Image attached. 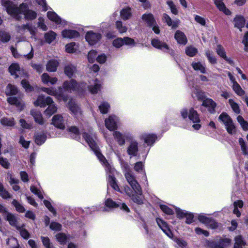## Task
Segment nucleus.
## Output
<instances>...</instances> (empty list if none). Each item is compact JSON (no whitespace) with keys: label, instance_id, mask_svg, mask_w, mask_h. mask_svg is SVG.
I'll list each match as a JSON object with an SVG mask.
<instances>
[{"label":"nucleus","instance_id":"1","mask_svg":"<svg viewBox=\"0 0 248 248\" xmlns=\"http://www.w3.org/2000/svg\"><path fill=\"white\" fill-rule=\"evenodd\" d=\"M82 136L90 148L94 152L100 161L105 166V170L107 174L108 175V183L114 190L120 191L114 177L115 174L116 173V170L107 162L105 157L99 152V148L96 143V137L95 135L93 132L89 131V132L83 133Z\"/></svg>","mask_w":248,"mask_h":248},{"label":"nucleus","instance_id":"2","mask_svg":"<svg viewBox=\"0 0 248 248\" xmlns=\"http://www.w3.org/2000/svg\"><path fill=\"white\" fill-rule=\"evenodd\" d=\"M1 2L7 13L16 20H20L23 16L27 20H32L36 17V12L29 10L24 3L17 7L11 0H1Z\"/></svg>","mask_w":248,"mask_h":248},{"label":"nucleus","instance_id":"3","mask_svg":"<svg viewBox=\"0 0 248 248\" xmlns=\"http://www.w3.org/2000/svg\"><path fill=\"white\" fill-rule=\"evenodd\" d=\"M124 176L133 189L131 190L128 186L124 187V190L125 193L134 202L139 204L143 203L141 188L134 175L131 171H127L124 173Z\"/></svg>","mask_w":248,"mask_h":248},{"label":"nucleus","instance_id":"4","mask_svg":"<svg viewBox=\"0 0 248 248\" xmlns=\"http://www.w3.org/2000/svg\"><path fill=\"white\" fill-rule=\"evenodd\" d=\"M181 115L184 119L188 117L189 120L194 124L192 125L194 129L199 130L201 127V125L199 124L201 122L199 115L193 108H190L188 110L186 108L182 109L181 110Z\"/></svg>","mask_w":248,"mask_h":248},{"label":"nucleus","instance_id":"5","mask_svg":"<svg viewBox=\"0 0 248 248\" xmlns=\"http://www.w3.org/2000/svg\"><path fill=\"white\" fill-rule=\"evenodd\" d=\"M86 88V85L84 83L78 84L74 79L65 81L62 85V87H59L60 91L63 89L64 91L71 93L74 91L81 92Z\"/></svg>","mask_w":248,"mask_h":248},{"label":"nucleus","instance_id":"6","mask_svg":"<svg viewBox=\"0 0 248 248\" xmlns=\"http://www.w3.org/2000/svg\"><path fill=\"white\" fill-rule=\"evenodd\" d=\"M8 70L10 74L15 78H28V73L23 69H21L19 64L17 63L11 64L9 67Z\"/></svg>","mask_w":248,"mask_h":248},{"label":"nucleus","instance_id":"7","mask_svg":"<svg viewBox=\"0 0 248 248\" xmlns=\"http://www.w3.org/2000/svg\"><path fill=\"white\" fill-rule=\"evenodd\" d=\"M196 96L198 99L203 100L202 105L208 108L209 111L213 113L215 111L217 104L212 99L204 98V93L202 92H197Z\"/></svg>","mask_w":248,"mask_h":248},{"label":"nucleus","instance_id":"8","mask_svg":"<svg viewBox=\"0 0 248 248\" xmlns=\"http://www.w3.org/2000/svg\"><path fill=\"white\" fill-rule=\"evenodd\" d=\"M152 45L155 48L162 50L164 52L173 55V51L170 49L168 45L165 42H161L160 40L155 38L151 41Z\"/></svg>","mask_w":248,"mask_h":248},{"label":"nucleus","instance_id":"9","mask_svg":"<svg viewBox=\"0 0 248 248\" xmlns=\"http://www.w3.org/2000/svg\"><path fill=\"white\" fill-rule=\"evenodd\" d=\"M216 51L217 54L221 58L223 59L226 62L232 65H234V62L230 57L227 56L226 52L223 46L220 45H217Z\"/></svg>","mask_w":248,"mask_h":248},{"label":"nucleus","instance_id":"10","mask_svg":"<svg viewBox=\"0 0 248 248\" xmlns=\"http://www.w3.org/2000/svg\"><path fill=\"white\" fill-rule=\"evenodd\" d=\"M118 118L115 115H110L105 121L106 127L110 131H113L117 128Z\"/></svg>","mask_w":248,"mask_h":248},{"label":"nucleus","instance_id":"11","mask_svg":"<svg viewBox=\"0 0 248 248\" xmlns=\"http://www.w3.org/2000/svg\"><path fill=\"white\" fill-rule=\"evenodd\" d=\"M113 136L118 143L122 146L125 144V140H132V136L129 133L122 134L119 131H115Z\"/></svg>","mask_w":248,"mask_h":248},{"label":"nucleus","instance_id":"12","mask_svg":"<svg viewBox=\"0 0 248 248\" xmlns=\"http://www.w3.org/2000/svg\"><path fill=\"white\" fill-rule=\"evenodd\" d=\"M52 102V99L50 97H46L43 95H39L37 99L34 101L33 104L35 106H39L41 108H44L46 105L50 104Z\"/></svg>","mask_w":248,"mask_h":248},{"label":"nucleus","instance_id":"13","mask_svg":"<svg viewBox=\"0 0 248 248\" xmlns=\"http://www.w3.org/2000/svg\"><path fill=\"white\" fill-rule=\"evenodd\" d=\"M101 38V35L93 31H88L86 35V41L91 45L95 44Z\"/></svg>","mask_w":248,"mask_h":248},{"label":"nucleus","instance_id":"14","mask_svg":"<svg viewBox=\"0 0 248 248\" xmlns=\"http://www.w3.org/2000/svg\"><path fill=\"white\" fill-rule=\"evenodd\" d=\"M4 218L9 222L10 225L16 229H20L21 224L19 223V219L16 216L9 212Z\"/></svg>","mask_w":248,"mask_h":248},{"label":"nucleus","instance_id":"15","mask_svg":"<svg viewBox=\"0 0 248 248\" xmlns=\"http://www.w3.org/2000/svg\"><path fill=\"white\" fill-rule=\"evenodd\" d=\"M156 220L158 226L163 231V232L169 238H172V233L167 223L160 218H157Z\"/></svg>","mask_w":248,"mask_h":248},{"label":"nucleus","instance_id":"16","mask_svg":"<svg viewBox=\"0 0 248 248\" xmlns=\"http://www.w3.org/2000/svg\"><path fill=\"white\" fill-rule=\"evenodd\" d=\"M47 16L49 20L55 22L57 24H61L64 26L67 24L66 21L62 20L54 12L48 11L47 13Z\"/></svg>","mask_w":248,"mask_h":248},{"label":"nucleus","instance_id":"17","mask_svg":"<svg viewBox=\"0 0 248 248\" xmlns=\"http://www.w3.org/2000/svg\"><path fill=\"white\" fill-rule=\"evenodd\" d=\"M67 107L76 118H79L81 116V111L80 109L74 101L70 100L67 104Z\"/></svg>","mask_w":248,"mask_h":248},{"label":"nucleus","instance_id":"18","mask_svg":"<svg viewBox=\"0 0 248 248\" xmlns=\"http://www.w3.org/2000/svg\"><path fill=\"white\" fill-rule=\"evenodd\" d=\"M17 31L21 34H25L26 31L30 32V34L33 35L35 33V28L30 24L23 25L17 27Z\"/></svg>","mask_w":248,"mask_h":248},{"label":"nucleus","instance_id":"19","mask_svg":"<svg viewBox=\"0 0 248 248\" xmlns=\"http://www.w3.org/2000/svg\"><path fill=\"white\" fill-rule=\"evenodd\" d=\"M52 123L54 126L60 129H63L65 128L63 119L61 115H54L52 119Z\"/></svg>","mask_w":248,"mask_h":248},{"label":"nucleus","instance_id":"20","mask_svg":"<svg viewBox=\"0 0 248 248\" xmlns=\"http://www.w3.org/2000/svg\"><path fill=\"white\" fill-rule=\"evenodd\" d=\"M41 81L45 84L51 85L55 84L58 81V78L56 77H50L47 73H45L41 76Z\"/></svg>","mask_w":248,"mask_h":248},{"label":"nucleus","instance_id":"21","mask_svg":"<svg viewBox=\"0 0 248 248\" xmlns=\"http://www.w3.org/2000/svg\"><path fill=\"white\" fill-rule=\"evenodd\" d=\"M7 101L10 104L15 105L20 110L23 109L24 107V104L20 98L16 97H9L7 98Z\"/></svg>","mask_w":248,"mask_h":248},{"label":"nucleus","instance_id":"22","mask_svg":"<svg viewBox=\"0 0 248 248\" xmlns=\"http://www.w3.org/2000/svg\"><path fill=\"white\" fill-rule=\"evenodd\" d=\"M163 20L169 26L171 27L173 29L176 28L179 23V19L172 21L170 16L165 13L163 15Z\"/></svg>","mask_w":248,"mask_h":248},{"label":"nucleus","instance_id":"23","mask_svg":"<svg viewBox=\"0 0 248 248\" xmlns=\"http://www.w3.org/2000/svg\"><path fill=\"white\" fill-rule=\"evenodd\" d=\"M138 143L136 140H131L128 148L127 153L130 155L136 156L138 151Z\"/></svg>","mask_w":248,"mask_h":248},{"label":"nucleus","instance_id":"24","mask_svg":"<svg viewBox=\"0 0 248 248\" xmlns=\"http://www.w3.org/2000/svg\"><path fill=\"white\" fill-rule=\"evenodd\" d=\"M30 113L33 117L36 123L41 125L44 124L45 121L43 118L41 113L39 111L32 109L31 110Z\"/></svg>","mask_w":248,"mask_h":248},{"label":"nucleus","instance_id":"25","mask_svg":"<svg viewBox=\"0 0 248 248\" xmlns=\"http://www.w3.org/2000/svg\"><path fill=\"white\" fill-rule=\"evenodd\" d=\"M63 38L72 39L79 36V33L75 30H64L62 32Z\"/></svg>","mask_w":248,"mask_h":248},{"label":"nucleus","instance_id":"26","mask_svg":"<svg viewBox=\"0 0 248 248\" xmlns=\"http://www.w3.org/2000/svg\"><path fill=\"white\" fill-rule=\"evenodd\" d=\"M41 90L44 92L46 93L48 95L55 96L59 99H60L62 97V95L58 93L57 92L56 89L53 87L51 88H46L42 87L41 88Z\"/></svg>","mask_w":248,"mask_h":248},{"label":"nucleus","instance_id":"27","mask_svg":"<svg viewBox=\"0 0 248 248\" xmlns=\"http://www.w3.org/2000/svg\"><path fill=\"white\" fill-rule=\"evenodd\" d=\"M214 2L219 10L222 11L226 15H231V12L226 7L225 4L222 2V0H214Z\"/></svg>","mask_w":248,"mask_h":248},{"label":"nucleus","instance_id":"28","mask_svg":"<svg viewBox=\"0 0 248 248\" xmlns=\"http://www.w3.org/2000/svg\"><path fill=\"white\" fill-rule=\"evenodd\" d=\"M90 83L91 85L88 87L90 92L92 93H97L101 87L100 82L99 80L95 79L94 80H93L92 82H90Z\"/></svg>","mask_w":248,"mask_h":248},{"label":"nucleus","instance_id":"29","mask_svg":"<svg viewBox=\"0 0 248 248\" xmlns=\"http://www.w3.org/2000/svg\"><path fill=\"white\" fill-rule=\"evenodd\" d=\"M233 23L234 27L241 31V29L245 26V19L242 16H236L233 19Z\"/></svg>","mask_w":248,"mask_h":248},{"label":"nucleus","instance_id":"30","mask_svg":"<svg viewBox=\"0 0 248 248\" xmlns=\"http://www.w3.org/2000/svg\"><path fill=\"white\" fill-rule=\"evenodd\" d=\"M140 138L144 140L146 143L151 145L155 141L156 137L154 134L145 133L141 135Z\"/></svg>","mask_w":248,"mask_h":248},{"label":"nucleus","instance_id":"31","mask_svg":"<svg viewBox=\"0 0 248 248\" xmlns=\"http://www.w3.org/2000/svg\"><path fill=\"white\" fill-rule=\"evenodd\" d=\"M142 20L146 23L149 27L156 24V21L152 14H145L142 16Z\"/></svg>","mask_w":248,"mask_h":248},{"label":"nucleus","instance_id":"32","mask_svg":"<svg viewBox=\"0 0 248 248\" xmlns=\"http://www.w3.org/2000/svg\"><path fill=\"white\" fill-rule=\"evenodd\" d=\"M175 38L179 44L186 45L187 43V39L184 33L180 31H177L175 34Z\"/></svg>","mask_w":248,"mask_h":248},{"label":"nucleus","instance_id":"33","mask_svg":"<svg viewBox=\"0 0 248 248\" xmlns=\"http://www.w3.org/2000/svg\"><path fill=\"white\" fill-rule=\"evenodd\" d=\"M58 65L59 62L57 60H50L46 65V70L50 72H55Z\"/></svg>","mask_w":248,"mask_h":248},{"label":"nucleus","instance_id":"34","mask_svg":"<svg viewBox=\"0 0 248 248\" xmlns=\"http://www.w3.org/2000/svg\"><path fill=\"white\" fill-rule=\"evenodd\" d=\"M77 71L76 67L72 64H68L64 68V73L69 78H71Z\"/></svg>","mask_w":248,"mask_h":248},{"label":"nucleus","instance_id":"35","mask_svg":"<svg viewBox=\"0 0 248 248\" xmlns=\"http://www.w3.org/2000/svg\"><path fill=\"white\" fill-rule=\"evenodd\" d=\"M47 105H48V107L46 109L44 113L45 115L50 117L57 111V107L53 100L52 103H50V104H47Z\"/></svg>","mask_w":248,"mask_h":248},{"label":"nucleus","instance_id":"36","mask_svg":"<svg viewBox=\"0 0 248 248\" xmlns=\"http://www.w3.org/2000/svg\"><path fill=\"white\" fill-rule=\"evenodd\" d=\"M0 123L5 126H13L16 122L14 118L3 117L0 119Z\"/></svg>","mask_w":248,"mask_h":248},{"label":"nucleus","instance_id":"37","mask_svg":"<svg viewBox=\"0 0 248 248\" xmlns=\"http://www.w3.org/2000/svg\"><path fill=\"white\" fill-rule=\"evenodd\" d=\"M27 47L28 49V51L21 55V56L26 59L31 60L33 57V49L31 45L29 43H27Z\"/></svg>","mask_w":248,"mask_h":248},{"label":"nucleus","instance_id":"38","mask_svg":"<svg viewBox=\"0 0 248 248\" xmlns=\"http://www.w3.org/2000/svg\"><path fill=\"white\" fill-rule=\"evenodd\" d=\"M191 66L195 71H199L202 74L206 73V67L204 64L200 62H193L192 63Z\"/></svg>","mask_w":248,"mask_h":248},{"label":"nucleus","instance_id":"39","mask_svg":"<svg viewBox=\"0 0 248 248\" xmlns=\"http://www.w3.org/2000/svg\"><path fill=\"white\" fill-rule=\"evenodd\" d=\"M120 16L124 20L129 19L132 16L131 9L129 7L123 9L120 12Z\"/></svg>","mask_w":248,"mask_h":248},{"label":"nucleus","instance_id":"40","mask_svg":"<svg viewBox=\"0 0 248 248\" xmlns=\"http://www.w3.org/2000/svg\"><path fill=\"white\" fill-rule=\"evenodd\" d=\"M235 243L233 248H243L246 244L241 235L236 236L234 238Z\"/></svg>","mask_w":248,"mask_h":248},{"label":"nucleus","instance_id":"41","mask_svg":"<svg viewBox=\"0 0 248 248\" xmlns=\"http://www.w3.org/2000/svg\"><path fill=\"white\" fill-rule=\"evenodd\" d=\"M231 244V240L229 238H224L220 240L218 244H216L214 248H224L230 246Z\"/></svg>","mask_w":248,"mask_h":248},{"label":"nucleus","instance_id":"42","mask_svg":"<svg viewBox=\"0 0 248 248\" xmlns=\"http://www.w3.org/2000/svg\"><path fill=\"white\" fill-rule=\"evenodd\" d=\"M225 128L228 133L231 135L235 134L236 133V127L233 123L232 120L230 122L225 124Z\"/></svg>","mask_w":248,"mask_h":248},{"label":"nucleus","instance_id":"43","mask_svg":"<svg viewBox=\"0 0 248 248\" xmlns=\"http://www.w3.org/2000/svg\"><path fill=\"white\" fill-rule=\"evenodd\" d=\"M46 135L44 133H37L35 135V142L38 145H41L46 140Z\"/></svg>","mask_w":248,"mask_h":248},{"label":"nucleus","instance_id":"44","mask_svg":"<svg viewBox=\"0 0 248 248\" xmlns=\"http://www.w3.org/2000/svg\"><path fill=\"white\" fill-rule=\"evenodd\" d=\"M57 36V34L53 31H49L45 34V41L48 44H50L54 41Z\"/></svg>","mask_w":248,"mask_h":248},{"label":"nucleus","instance_id":"45","mask_svg":"<svg viewBox=\"0 0 248 248\" xmlns=\"http://www.w3.org/2000/svg\"><path fill=\"white\" fill-rule=\"evenodd\" d=\"M234 209L233 213L236 215L237 217H240L241 216V213L238 210V208H242L243 206V202L241 200H238L234 202Z\"/></svg>","mask_w":248,"mask_h":248},{"label":"nucleus","instance_id":"46","mask_svg":"<svg viewBox=\"0 0 248 248\" xmlns=\"http://www.w3.org/2000/svg\"><path fill=\"white\" fill-rule=\"evenodd\" d=\"M5 93L7 95H15L18 93V89L15 86L9 84L6 87Z\"/></svg>","mask_w":248,"mask_h":248},{"label":"nucleus","instance_id":"47","mask_svg":"<svg viewBox=\"0 0 248 248\" xmlns=\"http://www.w3.org/2000/svg\"><path fill=\"white\" fill-rule=\"evenodd\" d=\"M78 46L74 42H72L65 46V50L67 53H73L78 50Z\"/></svg>","mask_w":248,"mask_h":248},{"label":"nucleus","instance_id":"48","mask_svg":"<svg viewBox=\"0 0 248 248\" xmlns=\"http://www.w3.org/2000/svg\"><path fill=\"white\" fill-rule=\"evenodd\" d=\"M238 141L243 154L245 155H248V146L246 142L242 138L239 139Z\"/></svg>","mask_w":248,"mask_h":248},{"label":"nucleus","instance_id":"49","mask_svg":"<svg viewBox=\"0 0 248 248\" xmlns=\"http://www.w3.org/2000/svg\"><path fill=\"white\" fill-rule=\"evenodd\" d=\"M205 55L207 57L208 61L212 64H215L217 63V58L213 54V52L208 49L205 51Z\"/></svg>","mask_w":248,"mask_h":248},{"label":"nucleus","instance_id":"50","mask_svg":"<svg viewBox=\"0 0 248 248\" xmlns=\"http://www.w3.org/2000/svg\"><path fill=\"white\" fill-rule=\"evenodd\" d=\"M237 121L244 131L248 130V122L245 121L242 116L240 115L237 116Z\"/></svg>","mask_w":248,"mask_h":248},{"label":"nucleus","instance_id":"51","mask_svg":"<svg viewBox=\"0 0 248 248\" xmlns=\"http://www.w3.org/2000/svg\"><path fill=\"white\" fill-rule=\"evenodd\" d=\"M232 88L235 93L239 96H242L245 93V91L237 82L234 83V84L232 85Z\"/></svg>","mask_w":248,"mask_h":248},{"label":"nucleus","instance_id":"52","mask_svg":"<svg viewBox=\"0 0 248 248\" xmlns=\"http://www.w3.org/2000/svg\"><path fill=\"white\" fill-rule=\"evenodd\" d=\"M194 20L196 22V23H197L202 26H206L207 19L206 18L198 15H194Z\"/></svg>","mask_w":248,"mask_h":248},{"label":"nucleus","instance_id":"53","mask_svg":"<svg viewBox=\"0 0 248 248\" xmlns=\"http://www.w3.org/2000/svg\"><path fill=\"white\" fill-rule=\"evenodd\" d=\"M57 240L61 245L65 244L67 240L68 237L67 235L63 233H59L56 235Z\"/></svg>","mask_w":248,"mask_h":248},{"label":"nucleus","instance_id":"54","mask_svg":"<svg viewBox=\"0 0 248 248\" xmlns=\"http://www.w3.org/2000/svg\"><path fill=\"white\" fill-rule=\"evenodd\" d=\"M105 205L109 208H115L119 207L120 205L119 203L114 202L112 199L108 198L105 202Z\"/></svg>","mask_w":248,"mask_h":248},{"label":"nucleus","instance_id":"55","mask_svg":"<svg viewBox=\"0 0 248 248\" xmlns=\"http://www.w3.org/2000/svg\"><path fill=\"white\" fill-rule=\"evenodd\" d=\"M219 119L225 125L232 121L231 118L225 112L222 113L219 116Z\"/></svg>","mask_w":248,"mask_h":248},{"label":"nucleus","instance_id":"56","mask_svg":"<svg viewBox=\"0 0 248 248\" xmlns=\"http://www.w3.org/2000/svg\"><path fill=\"white\" fill-rule=\"evenodd\" d=\"M197 52V49L194 47L190 46L186 47V53L189 57H193L195 56Z\"/></svg>","mask_w":248,"mask_h":248},{"label":"nucleus","instance_id":"57","mask_svg":"<svg viewBox=\"0 0 248 248\" xmlns=\"http://www.w3.org/2000/svg\"><path fill=\"white\" fill-rule=\"evenodd\" d=\"M110 108L109 104L107 102H102L99 106L100 112L102 114L107 113Z\"/></svg>","mask_w":248,"mask_h":248},{"label":"nucleus","instance_id":"58","mask_svg":"<svg viewBox=\"0 0 248 248\" xmlns=\"http://www.w3.org/2000/svg\"><path fill=\"white\" fill-rule=\"evenodd\" d=\"M229 103L231 106L233 111L236 114H239L240 112V109L239 107L235 102L233 99H229Z\"/></svg>","mask_w":248,"mask_h":248},{"label":"nucleus","instance_id":"59","mask_svg":"<svg viewBox=\"0 0 248 248\" xmlns=\"http://www.w3.org/2000/svg\"><path fill=\"white\" fill-rule=\"evenodd\" d=\"M116 28L121 33L126 32L127 30V27L123 25L122 22L121 21H116Z\"/></svg>","mask_w":248,"mask_h":248},{"label":"nucleus","instance_id":"60","mask_svg":"<svg viewBox=\"0 0 248 248\" xmlns=\"http://www.w3.org/2000/svg\"><path fill=\"white\" fill-rule=\"evenodd\" d=\"M69 131L73 134L72 136L74 139L78 140L80 139L79 131L78 128L76 126H71L69 128Z\"/></svg>","mask_w":248,"mask_h":248},{"label":"nucleus","instance_id":"61","mask_svg":"<svg viewBox=\"0 0 248 248\" xmlns=\"http://www.w3.org/2000/svg\"><path fill=\"white\" fill-rule=\"evenodd\" d=\"M166 3L169 6L171 12L173 14L177 15L178 13V11L174 2L172 0H169L167 1Z\"/></svg>","mask_w":248,"mask_h":248},{"label":"nucleus","instance_id":"62","mask_svg":"<svg viewBox=\"0 0 248 248\" xmlns=\"http://www.w3.org/2000/svg\"><path fill=\"white\" fill-rule=\"evenodd\" d=\"M13 205L15 207L16 210L20 213H23L25 211V208L16 200H14L12 202Z\"/></svg>","mask_w":248,"mask_h":248},{"label":"nucleus","instance_id":"63","mask_svg":"<svg viewBox=\"0 0 248 248\" xmlns=\"http://www.w3.org/2000/svg\"><path fill=\"white\" fill-rule=\"evenodd\" d=\"M10 35L5 31H0V42L5 43L10 39Z\"/></svg>","mask_w":248,"mask_h":248},{"label":"nucleus","instance_id":"64","mask_svg":"<svg viewBox=\"0 0 248 248\" xmlns=\"http://www.w3.org/2000/svg\"><path fill=\"white\" fill-rule=\"evenodd\" d=\"M112 45L116 48H119L121 47L124 45L123 38H117L114 39L113 41Z\"/></svg>","mask_w":248,"mask_h":248}]
</instances>
